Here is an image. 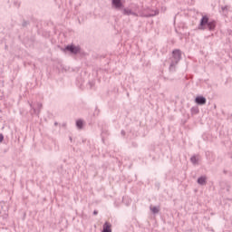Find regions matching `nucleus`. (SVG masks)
Instances as JSON below:
<instances>
[{
    "instance_id": "f257e3e1",
    "label": "nucleus",
    "mask_w": 232,
    "mask_h": 232,
    "mask_svg": "<svg viewBox=\"0 0 232 232\" xmlns=\"http://www.w3.org/2000/svg\"><path fill=\"white\" fill-rule=\"evenodd\" d=\"M216 26L217 23L215 21L209 22V18L205 15L202 16L198 28V30H206V28H208V30L212 32V30H215Z\"/></svg>"
},
{
    "instance_id": "f03ea898",
    "label": "nucleus",
    "mask_w": 232,
    "mask_h": 232,
    "mask_svg": "<svg viewBox=\"0 0 232 232\" xmlns=\"http://www.w3.org/2000/svg\"><path fill=\"white\" fill-rule=\"evenodd\" d=\"M182 59V53L180 50L176 49L172 52V57L170 59L169 71L175 72V66L179 64V62Z\"/></svg>"
},
{
    "instance_id": "7ed1b4c3",
    "label": "nucleus",
    "mask_w": 232,
    "mask_h": 232,
    "mask_svg": "<svg viewBox=\"0 0 232 232\" xmlns=\"http://www.w3.org/2000/svg\"><path fill=\"white\" fill-rule=\"evenodd\" d=\"M0 218H8V203L5 201L0 202Z\"/></svg>"
},
{
    "instance_id": "20e7f679",
    "label": "nucleus",
    "mask_w": 232,
    "mask_h": 232,
    "mask_svg": "<svg viewBox=\"0 0 232 232\" xmlns=\"http://www.w3.org/2000/svg\"><path fill=\"white\" fill-rule=\"evenodd\" d=\"M65 50H67V52H71V53H73L74 55H76V53H79V52H81V47L75 46V45H67L65 47Z\"/></svg>"
},
{
    "instance_id": "39448f33",
    "label": "nucleus",
    "mask_w": 232,
    "mask_h": 232,
    "mask_svg": "<svg viewBox=\"0 0 232 232\" xmlns=\"http://www.w3.org/2000/svg\"><path fill=\"white\" fill-rule=\"evenodd\" d=\"M31 108H32V111L34 115H39V113H41V109L43 108V103H36V108L34 106L32 105V103L30 104Z\"/></svg>"
},
{
    "instance_id": "423d86ee",
    "label": "nucleus",
    "mask_w": 232,
    "mask_h": 232,
    "mask_svg": "<svg viewBox=\"0 0 232 232\" xmlns=\"http://www.w3.org/2000/svg\"><path fill=\"white\" fill-rule=\"evenodd\" d=\"M195 102L196 104H198L199 106H204V104H206L207 100L204 96H198L195 99Z\"/></svg>"
},
{
    "instance_id": "0eeeda50",
    "label": "nucleus",
    "mask_w": 232,
    "mask_h": 232,
    "mask_svg": "<svg viewBox=\"0 0 232 232\" xmlns=\"http://www.w3.org/2000/svg\"><path fill=\"white\" fill-rule=\"evenodd\" d=\"M122 14H123V15H134V17H137L139 15V14H137V13L133 12L130 8H124L122 10Z\"/></svg>"
},
{
    "instance_id": "6e6552de",
    "label": "nucleus",
    "mask_w": 232,
    "mask_h": 232,
    "mask_svg": "<svg viewBox=\"0 0 232 232\" xmlns=\"http://www.w3.org/2000/svg\"><path fill=\"white\" fill-rule=\"evenodd\" d=\"M122 0H112V5L117 10H121V8H123L124 5H122Z\"/></svg>"
},
{
    "instance_id": "1a4fd4ad",
    "label": "nucleus",
    "mask_w": 232,
    "mask_h": 232,
    "mask_svg": "<svg viewBox=\"0 0 232 232\" xmlns=\"http://www.w3.org/2000/svg\"><path fill=\"white\" fill-rule=\"evenodd\" d=\"M102 232H111V224L109 222H105L103 224V230Z\"/></svg>"
},
{
    "instance_id": "9d476101",
    "label": "nucleus",
    "mask_w": 232,
    "mask_h": 232,
    "mask_svg": "<svg viewBox=\"0 0 232 232\" xmlns=\"http://www.w3.org/2000/svg\"><path fill=\"white\" fill-rule=\"evenodd\" d=\"M198 184H199L200 186L206 185V177L201 176L200 178H198Z\"/></svg>"
},
{
    "instance_id": "9b49d317",
    "label": "nucleus",
    "mask_w": 232,
    "mask_h": 232,
    "mask_svg": "<svg viewBox=\"0 0 232 232\" xmlns=\"http://www.w3.org/2000/svg\"><path fill=\"white\" fill-rule=\"evenodd\" d=\"M190 161L192 162V164H194V166H197V164H198V159L197 156H192L190 158Z\"/></svg>"
},
{
    "instance_id": "f8f14e48",
    "label": "nucleus",
    "mask_w": 232,
    "mask_h": 232,
    "mask_svg": "<svg viewBox=\"0 0 232 232\" xmlns=\"http://www.w3.org/2000/svg\"><path fill=\"white\" fill-rule=\"evenodd\" d=\"M150 211L155 215L160 211V208L159 207L150 206Z\"/></svg>"
},
{
    "instance_id": "ddd939ff",
    "label": "nucleus",
    "mask_w": 232,
    "mask_h": 232,
    "mask_svg": "<svg viewBox=\"0 0 232 232\" xmlns=\"http://www.w3.org/2000/svg\"><path fill=\"white\" fill-rule=\"evenodd\" d=\"M157 14H159L158 11H153L152 13L148 14H141V16L142 17H153L154 15H157Z\"/></svg>"
},
{
    "instance_id": "4468645a",
    "label": "nucleus",
    "mask_w": 232,
    "mask_h": 232,
    "mask_svg": "<svg viewBox=\"0 0 232 232\" xmlns=\"http://www.w3.org/2000/svg\"><path fill=\"white\" fill-rule=\"evenodd\" d=\"M83 124H84V123L82 122V120H78V121H76L77 129H78V130H82Z\"/></svg>"
},
{
    "instance_id": "2eb2a0df",
    "label": "nucleus",
    "mask_w": 232,
    "mask_h": 232,
    "mask_svg": "<svg viewBox=\"0 0 232 232\" xmlns=\"http://www.w3.org/2000/svg\"><path fill=\"white\" fill-rule=\"evenodd\" d=\"M3 140H5V136H3V134H0V142H3Z\"/></svg>"
},
{
    "instance_id": "dca6fc26",
    "label": "nucleus",
    "mask_w": 232,
    "mask_h": 232,
    "mask_svg": "<svg viewBox=\"0 0 232 232\" xmlns=\"http://www.w3.org/2000/svg\"><path fill=\"white\" fill-rule=\"evenodd\" d=\"M98 213H99V212H98L97 210H94V211H93V215H98Z\"/></svg>"
},
{
    "instance_id": "f3484780",
    "label": "nucleus",
    "mask_w": 232,
    "mask_h": 232,
    "mask_svg": "<svg viewBox=\"0 0 232 232\" xmlns=\"http://www.w3.org/2000/svg\"><path fill=\"white\" fill-rule=\"evenodd\" d=\"M222 10H227V6L222 7Z\"/></svg>"
},
{
    "instance_id": "a211bd4d",
    "label": "nucleus",
    "mask_w": 232,
    "mask_h": 232,
    "mask_svg": "<svg viewBox=\"0 0 232 232\" xmlns=\"http://www.w3.org/2000/svg\"><path fill=\"white\" fill-rule=\"evenodd\" d=\"M194 111H195L196 113H198V110H195V109H194Z\"/></svg>"
},
{
    "instance_id": "6ab92c4d",
    "label": "nucleus",
    "mask_w": 232,
    "mask_h": 232,
    "mask_svg": "<svg viewBox=\"0 0 232 232\" xmlns=\"http://www.w3.org/2000/svg\"><path fill=\"white\" fill-rule=\"evenodd\" d=\"M121 133L124 135V131H121Z\"/></svg>"
},
{
    "instance_id": "aec40b11",
    "label": "nucleus",
    "mask_w": 232,
    "mask_h": 232,
    "mask_svg": "<svg viewBox=\"0 0 232 232\" xmlns=\"http://www.w3.org/2000/svg\"><path fill=\"white\" fill-rule=\"evenodd\" d=\"M195 109H192V111H194Z\"/></svg>"
},
{
    "instance_id": "412c9836",
    "label": "nucleus",
    "mask_w": 232,
    "mask_h": 232,
    "mask_svg": "<svg viewBox=\"0 0 232 232\" xmlns=\"http://www.w3.org/2000/svg\"><path fill=\"white\" fill-rule=\"evenodd\" d=\"M70 140H72V138H70Z\"/></svg>"
}]
</instances>
